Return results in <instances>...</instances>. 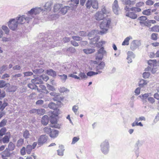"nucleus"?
<instances>
[{"instance_id": "nucleus-38", "label": "nucleus", "mask_w": 159, "mask_h": 159, "mask_svg": "<svg viewBox=\"0 0 159 159\" xmlns=\"http://www.w3.org/2000/svg\"><path fill=\"white\" fill-rule=\"evenodd\" d=\"M25 149L26 153L28 154H30L31 151L33 149L32 145H28L25 148Z\"/></svg>"}, {"instance_id": "nucleus-47", "label": "nucleus", "mask_w": 159, "mask_h": 159, "mask_svg": "<svg viewBox=\"0 0 159 159\" xmlns=\"http://www.w3.org/2000/svg\"><path fill=\"white\" fill-rule=\"evenodd\" d=\"M59 76L61 77V79L62 82H65L67 79V75H66L63 74L62 75H59Z\"/></svg>"}, {"instance_id": "nucleus-3", "label": "nucleus", "mask_w": 159, "mask_h": 159, "mask_svg": "<svg viewBox=\"0 0 159 159\" xmlns=\"http://www.w3.org/2000/svg\"><path fill=\"white\" fill-rule=\"evenodd\" d=\"M100 151L103 154H107L109 152L110 148L109 140L105 139L102 141L100 144Z\"/></svg>"}, {"instance_id": "nucleus-1", "label": "nucleus", "mask_w": 159, "mask_h": 159, "mask_svg": "<svg viewBox=\"0 0 159 159\" xmlns=\"http://www.w3.org/2000/svg\"><path fill=\"white\" fill-rule=\"evenodd\" d=\"M111 23L110 18H105L100 24V27L101 29L100 33L101 34L106 33L109 28Z\"/></svg>"}, {"instance_id": "nucleus-32", "label": "nucleus", "mask_w": 159, "mask_h": 159, "mask_svg": "<svg viewBox=\"0 0 159 159\" xmlns=\"http://www.w3.org/2000/svg\"><path fill=\"white\" fill-rule=\"evenodd\" d=\"M76 51L75 48L72 47L68 48L66 50L67 54L69 52L71 53H74Z\"/></svg>"}, {"instance_id": "nucleus-23", "label": "nucleus", "mask_w": 159, "mask_h": 159, "mask_svg": "<svg viewBox=\"0 0 159 159\" xmlns=\"http://www.w3.org/2000/svg\"><path fill=\"white\" fill-rule=\"evenodd\" d=\"M71 8L70 6H65L64 7L61 8L60 11V13L59 14H62V15H64L67 12L68 10L70 8Z\"/></svg>"}, {"instance_id": "nucleus-5", "label": "nucleus", "mask_w": 159, "mask_h": 159, "mask_svg": "<svg viewBox=\"0 0 159 159\" xmlns=\"http://www.w3.org/2000/svg\"><path fill=\"white\" fill-rule=\"evenodd\" d=\"M15 18L16 19L18 24H24L26 22L29 23L30 21V18L28 17V16H26L25 15H19Z\"/></svg>"}, {"instance_id": "nucleus-21", "label": "nucleus", "mask_w": 159, "mask_h": 159, "mask_svg": "<svg viewBox=\"0 0 159 159\" xmlns=\"http://www.w3.org/2000/svg\"><path fill=\"white\" fill-rule=\"evenodd\" d=\"M58 131L56 129H52L49 135L51 137L54 138L58 136Z\"/></svg>"}, {"instance_id": "nucleus-44", "label": "nucleus", "mask_w": 159, "mask_h": 159, "mask_svg": "<svg viewBox=\"0 0 159 159\" xmlns=\"http://www.w3.org/2000/svg\"><path fill=\"white\" fill-rule=\"evenodd\" d=\"M8 89L9 92H14L17 89V87L16 86L11 85L8 88Z\"/></svg>"}, {"instance_id": "nucleus-2", "label": "nucleus", "mask_w": 159, "mask_h": 159, "mask_svg": "<svg viewBox=\"0 0 159 159\" xmlns=\"http://www.w3.org/2000/svg\"><path fill=\"white\" fill-rule=\"evenodd\" d=\"M41 11H42V12L44 14H45V12H44L45 11V10H43L40 7H35L28 11L27 14L28 17L30 18V20H31L33 18H34L36 15L39 14Z\"/></svg>"}, {"instance_id": "nucleus-49", "label": "nucleus", "mask_w": 159, "mask_h": 159, "mask_svg": "<svg viewBox=\"0 0 159 159\" xmlns=\"http://www.w3.org/2000/svg\"><path fill=\"white\" fill-rule=\"evenodd\" d=\"M79 107L78 105H74L72 108V110L74 112L75 114H76L77 111L79 109Z\"/></svg>"}, {"instance_id": "nucleus-19", "label": "nucleus", "mask_w": 159, "mask_h": 159, "mask_svg": "<svg viewBox=\"0 0 159 159\" xmlns=\"http://www.w3.org/2000/svg\"><path fill=\"white\" fill-rule=\"evenodd\" d=\"M11 137V134L10 132L6 133V135L2 139V142L4 143H7L9 142Z\"/></svg>"}, {"instance_id": "nucleus-8", "label": "nucleus", "mask_w": 159, "mask_h": 159, "mask_svg": "<svg viewBox=\"0 0 159 159\" xmlns=\"http://www.w3.org/2000/svg\"><path fill=\"white\" fill-rule=\"evenodd\" d=\"M106 53V51L104 50V48L102 47H101L98 51L96 55V59L102 60Z\"/></svg>"}, {"instance_id": "nucleus-24", "label": "nucleus", "mask_w": 159, "mask_h": 159, "mask_svg": "<svg viewBox=\"0 0 159 159\" xmlns=\"http://www.w3.org/2000/svg\"><path fill=\"white\" fill-rule=\"evenodd\" d=\"M132 36H130L126 38L122 43L123 46L128 45H129V42L130 39H132Z\"/></svg>"}, {"instance_id": "nucleus-30", "label": "nucleus", "mask_w": 159, "mask_h": 159, "mask_svg": "<svg viewBox=\"0 0 159 159\" xmlns=\"http://www.w3.org/2000/svg\"><path fill=\"white\" fill-rule=\"evenodd\" d=\"M48 107L50 109H53L54 110H56L57 106L54 102H51L48 104Z\"/></svg>"}, {"instance_id": "nucleus-41", "label": "nucleus", "mask_w": 159, "mask_h": 159, "mask_svg": "<svg viewBox=\"0 0 159 159\" xmlns=\"http://www.w3.org/2000/svg\"><path fill=\"white\" fill-rule=\"evenodd\" d=\"M24 142V140L23 139L21 138L20 139L17 141L16 146L18 147H21L23 145Z\"/></svg>"}, {"instance_id": "nucleus-39", "label": "nucleus", "mask_w": 159, "mask_h": 159, "mask_svg": "<svg viewBox=\"0 0 159 159\" xmlns=\"http://www.w3.org/2000/svg\"><path fill=\"white\" fill-rule=\"evenodd\" d=\"M151 31L158 32H159V25H155L150 28Z\"/></svg>"}, {"instance_id": "nucleus-53", "label": "nucleus", "mask_w": 159, "mask_h": 159, "mask_svg": "<svg viewBox=\"0 0 159 159\" xmlns=\"http://www.w3.org/2000/svg\"><path fill=\"white\" fill-rule=\"evenodd\" d=\"M105 42L104 41H102L101 42H99L98 43H96L95 44V46L98 48H100L102 46L103 44H105Z\"/></svg>"}, {"instance_id": "nucleus-52", "label": "nucleus", "mask_w": 159, "mask_h": 159, "mask_svg": "<svg viewBox=\"0 0 159 159\" xmlns=\"http://www.w3.org/2000/svg\"><path fill=\"white\" fill-rule=\"evenodd\" d=\"M139 147L137 145L135 144L134 145V151L135 153L136 156L137 157H138L139 156L138 152L139 150Z\"/></svg>"}, {"instance_id": "nucleus-26", "label": "nucleus", "mask_w": 159, "mask_h": 159, "mask_svg": "<svg viewBox=\"0 0 159 159\" xmlns=\"http://www.w3.org/2000/svg\"><path fill=\"white\" fill-rule=\"evenodd\" d=\"M42 123L44 125H47L48 122V117L45 115L43 117L41 120Z\"/></svg>"}, {"instance_id": "nucleus-31", "label": "nucleus", "mask_w": 159, "mask_h": 159, "mask_svg": "<svg viewBox=\"0 0 159 159\" xmlns=\"http://www.w3.org/2000/svg\"><path fill=\"white\" fill-rule=\"evenodd\" d=\"M99 39V37L98 36L93 38V39H91L90 43L91 44H93L95 46V44L98 41Z\"/></svg>"}, {"instance_id": "nucleus-51", "label": "nucleus", "mask_w": 159, "mask_h": 159, "mask_svg": "<svg viewBox=\"0 0 159 159\" xmlns=\"http://www.w3.org/2000/svg\"><path fill=\"white\" fill-rule=\"evenodd\" d=\"M7 131L6 128L5 127H3L0 130V135L3 136L5 134Z\"/></svg>"}, {"instance_id": "nucleus-12", "label": "nucleus", "mask_w": 159, "mask_h": 159, "mask_svg": "<svg viewBox=\"0 0 159 159\" xmlns=\"http://www.w3.org/2000/svg\"><path fill=\"white\" fill-rule=\"evenodd\" d=\"M94 18L97 20H100L104 19V15L101 13L100 11H98L94 16Z\"/></svg>"}, {"instance_id": "nucleus-33", "label": "nucleus", "mask_w": 159, "mask_h": 159, "mask_svg": "<svg viewBox=\"0 0 159 159\" xmlns=\"http://www.w3.org/2000/svg\"><path fill=\"white\" fill-rule=\"evenodd\" d=\"M84 53L86 54H91L94 52L95 50L94 49L89 48V49H84L83 50Z\"/></svg>"}, {"instance_id": "nucleus-10", "label": "nucleus", "mask_w": 159, "mask_h": 159, "mask_svg": "<svg viewBox=\"0 0 159 159\" xmlns=\"http://www.w3.org/2000/svg\"><path fill=\"white\" fill-rule=\"evenodd\" d=\"M141 45V42L140 40H134L132 42L131 46L130 48L134 50L136 49L139 47Z\"/></svg>"}, {"instance_id": "nucleus-15", "label": "nucleus", "mask_w": 159, "mask_h": 159, "mask_svg": "<svg viewBox=\"0 0 159 159\" xmlns=\"http://www.w3.org/2000/svg\"><path fill=\"white\" fill-rule=\"evenodd\" d=\"M79 0H71L70 1L68 2L69 4L70 7L73 9L76 8L77 5L79 3Z\"/></svg>"}, {"instance_id": "nucleus-34", "label": "nucleus", "mask_w": 159, "mask_h": 159, "mask_svg": "<svg viewBox=\"0 0 159 159\" xmlns=\"http://www.w3.org/2000/svg\"><path fill=\"white\" fill-rule=\"evenodd\" d=\"M47 74L53 77L55 76L56 75V73L55 71L52 69H49L47 70Z\"/></svg>"}, {"instance_id": "nucleus-25", "label": "nucleus", "mask_w": 159, "mask_h": 159, "mask_svg": "<svg viewBox=\"0 0 159 159\" xmlns=\"http://www.w3.org/2000/svg\"><path fill=\"white\" fill-rule=\"evenodd\" d=\"M11 153L8 150H5L2 153V157L3 159H7V157H9Z\"/></svg>"}, {"instance_id": "nucleus-54", "label": "nucleus", "mask_w": 159, "mask_h": 159, "mask_svg": "<svg viewBox=\"0 0 159 159\" xmlns=\"http://www.w3.org/2000/svg\"><path fill=\"white\" fill-rule=\"evenodd\" d=\"M26 152L25 148V147H23L20 150L21 155L23 156L25 155Z\"/></svg>"}, {"instance_id": "nucleus-7", "label": "nucleus", "mask_w": 159, "mask_h": 159, "mask_svg": "<svg viewBox=\"0 0 159 159\" xmlns=\"http://www.w3.org/2000/svg\"><path fill=\"white\" fill-rule=\"evenodd\" d=\"M18 24L15 18L10 19L8 22V25L9 28L13 30H15L17 29Z\"/></svg>"}, {"instance_id": "nucleus-48", "label": "nucleus", "mask_w": 159, "mask_h": 159, "mask_svg": "<svg viewBox=\"0 0 159 159\" xmlns=\"http://www.w3.org/2000/svg\"><path fill=\"white\" fill-rule=\"evenodd\" d=\"M30 135L29 131L27 130H25L23 133V137L25 139H27L29 138Z\"/></svg>"}, {"instance_id": "nucleus-17", "label": "nucleus", "mask_w": 159, "mask_h": 159, "mask_svg": "<svg viewBox=\"0 0 159 159\" xmlns=\"http://www.w3.org/2000/svg\"><path fill=\"white\" fill-rule=\"evenodd\" d=\"M42 78L40 76L34 78V79L31 80V82L35 84H41L43 83V81L41 80Z\"/></svg>"}, {"instance_id": "nucleus-18", "label": "nucleus", "mask_w": 159, "mask_h": 159, "mask_svg": "<svg viewBox=\"0 0 159 159\" xmlns=\"http://www.w3.org/2000/svg\"><path fill=\"white\" fill-rule=\"evenodd\" d=\"M62 7V4L55 3L54 4L53 7V11L55 13H60V9Z\"/></svg>"}, {"instance_id": "nucleus-4", "label": "nucleus", "mask_w": 159, "mask_h": 159, "mask_svg": "<svg viewBox=\"0 0 159 159\" xmlns=\"http://www.w3.org/2000/svg\"><path fill=\"white\" fill-rule=\"evenodd\" d=\"M85 6L88 9H89L91 7L96 10L98 8V3L97 0H88Z\"/></svg>"}, {"instance_id": "nucleus-62", "label": "nucleus", "mask_w": 159, "mask_h": 159, "mask_svg": "<svg viewBox=\"0 0 159 159\" xmlns=\"http://www.w3.org/2000/svg\"><path fill=\"white\" fill-rule=\"evenodd\" d=\"M7 122V120L5 119H3L0 123V127H2L5 125Z\"/></svg>"}, {"instance_id": "nucleus-22", "label": "nucleus", "mask_w": 159, "mask_h": 159, "mask_svg": "<svg viewBox=\"0 0 159 159\" xmlns=\"http://www.w3.org/2000/svg\"><path fill=\"white\" fill-rule=\"evenodd\" d=\"M59 149L57 150V155L62 156L64 155V147L63 145L59 146Z\"/></svg>"}, {"instance_id": "nucleus-16", "label": "nucleus", "mask_w": 159, "mask_h": 159, "mask_svg": "<svg viewBox=\"0 0 159 159\" xmlns=\"http://www.w3.org/2000/svg\"><path fill=\"white\" fill-rule=\"evenodd\" d=\"M105 66V63L103 62H101L96 67V70L97 72H100V74L102 72L101 70H103Z\"/></svg>"}, {"instance_id": "nucleus-35", "label": "nucleus", "mask_w": 159, "mask_h": 159, "mask_svg": "<svg viewBox=\"0 0 159 159\" xmlns=\"http://www.w3.org/2000/svg\"><path fill=\"white\" fill-rule=\"evenodd\" d=\"M79 77H80V80H86L88 78L87 75L85 73L82 72H80L79 75Z\"/></svg>"}, {"instance_id": "nucleus-13", "label": "nucleus", "mask_w": 159, "mask_h": 159, "mask_svg": "<svg viewBox=\"0 0 159 159\" xmlns=\"http://www.w3.org/2000/svg\"><path fill=\"white\" fill-rule=\"evenodd\" d=\"M129 6H126L125 8V11H130L135 12H139L141 11V9L138 7H133L130 8Z\"/></svg>"}, {"instance_id": "nucleus-45", "label": "nucleus", "mask_w": 159, "mask_h": 159, "mask_svg": "<svg viewBox=\"0 0 159 159\" xmlns=\"http://www.w3.org/2000/svg\"><path fill=\"white\" fill-rule=\"evenodd\" d=\"M158 35L157 34L153 33L151 36V39L153 40H156L158 39Z\"/></svg>"}, {"instance_id": "nucleus-6", "label": "nucleus", "mask_w": 159, "mask_h": 159, "mask_svg": "<svg viewBox=\"0 0 159 159\" xmlns=\"http://www.w3.org/2000/svg\"><path fill=\"white\" fill-rule=\"evenodd\" d=\"M42 45V46L43 47V49L45 50L44 47L45 48V47H47L46 49H48V48H54L56 44L55 43H54L53 41L49 40L48 39L45 40L44 39L43 41L42 40V42L41 43Z\"/></svg>"}, {"instance_id": "nucleus-59", "label": "nucleus", "mask_w": 159, "mask_h": 159, "mask_svg": "<svg viewBox=\"0 0 159 159\" xmlns=\"http://www.w3.org/2000/svg\"><path fill=\"white\" fill-rule=\"evenodd\" d=\"M150 75V73L149 72H145L143 74V78L146 79L149 77Z\"/></svg>"}, {"instance_id": "nucleus-9", "label": "nucleus", "mask_w": 159, "mask_h": 159, "mask_svg": "<svg viewBox=\"0 0 159 159\" xmlns=\"http://www.w3.org/2000/svg\"><path fill=\"white\" fill-rule=\"evenodd\" d=\"M48 137L46 135H42L39 138L38 140V144L39 146L42 145L46 142Z\"/></svg>"}, {"instance_id": "nucleus-42", "label": "nucleus", "mask_w": 159, "mask_h": 159, "mask_svg": "<svg viewBox=\"0 0 159 159\" xmlns=\"http://www.w3.org/2000/svg\"><path fill=\"white\" fill-rule=\"evenodd\" d=\"M15 148V145L14 143L12 142L9 143L8 145V148L9 151L13 150Z\"/></svg>"}, {"instance_id": "nucleus-56", "label": "nucleus", "mask_w": 159, "mask_h": 159, "mask_svg": "<svg viewBox=\"0 0 159 159\" xmlns=\"http://www.w3.org/2000/svg\"><path fill=\"white\" fill-rule=\"evenodd\" d=\"M127 55L128 57H131L134 58L135 57V55L132 52L128 51L127 52Z\"/></svg>"}, {"instance_id": "nucleus-20", "label": "nucleus", "mask_w": 159, "mask_h": 159, "mask_svg": "<svg viewBox=\"0 0 159 159\" xmlns=\"http://www.w3.org/2000/svg\"><path fill=\"white\" fill-rule=\"evenodd\" d=\"M52 3L51 2H47L45 3L43 7L44 9L46 10V12H49L50 11L51 9V6Z\"/></svg>"}, {"instance_id": "nucleus-61", "label": "nucleus", "mask_w": 159, "mask_h": 159, "mask_svg": "<svg viewBox=\"0 0 159 159\" xmlns=\"http://www.w3.org/2000/svg\"><path fill=\"white\" fill-rule=\"evenodd\" d=\"M72 38L74 40L77 41H80L82 40V38L78 36H72Z\"/></svg>"}, {"instance_id": "nucleus-58", "label": "nucleus", "mask_w": 159, "mask_h": 159, "mask_svg": "<svg viewBox=\"0 0 159 159\" xmlns=\"http://www.w3.org/2000/svg\"><path fill=\"white\" fill-rule=\"evenodd\" d=\"M143 14L144 15L148 16L150 15L151 14V9H148L147 10H144L143 12Z\"/></svg>"}, {"instance_id": "nucleus-28", "label": "nucleus", "mask_w": 159, "mask_h": 159, "mask_svg": "<svg viewBox=\"0 0 159 159\" xmlns=\"http://www.w3.org/2000/svg\"><path fill=\"white\" fill-rule=\"evenodd\" d=\"M8 103L4 101L0 100V109L1 111H3L5 107L7 105Z\"/></svg>"}, {"instance_id": "nucleus-50", "label": "nucleus", "mask_w": 159, "mask_h": 159, "mask_svg": "<svg viewBox=\"0 0 159 159\" xmlns=\"http://www.w3.org/2000/svg\"><path fill=\"white\" fill-rule=\"evenodd\" d=\"M33 72L35 74H38L43 72L44 70L43 69H35L33 70Z\"/></svg>"}, {"instance_id": "nucleus-36", "label": "nucleus", "mask_w": 159, "mask_h": 159, "mask_svg": "<svg viewBox=\"0 0 159 159\" xmlns=\"http://www.w3.org/2000/svg\"><path fill=\"white\" fill-rule=\"evenodd\" d=\"M147 83V81L143 79L141 80L139 82V85L140 87H143L146 85Z\"/></svg>"}, {"instance_id": "nucleus-14", "label": "nucleus", "mask_w": 159, "mask_h": 159, "mask_svg": "<svg viewBox=\"0 0 159 159\" xmlns=\"http://www.w3.org/2000/svg\"><path fill=\"white\" fill-rule=\"evenodd\" d=\"M126 16L132 19H135L137 18V15L134 11H126Z\"/></svg>"}, {"instance_id": "nucleus-11", "label": "nucleus", "mask_w": 159, "mask_h": 159, "mask_svg": "<svg viewBox=\"0 0 159 159\" xmlns=\"http://www.w3.org/2000/svg\"><path fill=\"white\" fill-rule=\"evenodd\" d=\"M112 8L114 13L116 14H118L120 11V8L118 4V1L116 0H115L114 1L112 4Z\"/></svg>"}, {"instance_id": "nucleus-60", "label": "nucleus", "mask_w": 159, "mask_h": 159, "mask_svg": "<svg viewBox=\"0 0 159 159\" xmlns=\"http://www.w3.org/2000/svg\"><path fill=\"white\" fill-rule=\"evenodd\" d=\"M11 41V39L10 38H7L2 37V41L3 42H8Z\"/></svg>"}, {"instance_id": "nucleus-37", "label": "nucleus", "mask_w": 159, "mask_h": 159, "mask_svg": "<svg viewBox=\"0 0 159 159\" xmlns=\"http://www.w3.org/2000/svg\"><path fill=\"white\" fill-rule=\"evenodd\" d=\"M100 72H97L90 71L87 73V77H91L94 75H97L98 74H100Z\"/></svg>"}, {"instance_id": "nucleus-43", "label": "nucleus", "mask_w": 159, "mask_h": 159, "mask_svg": "<svg viewBox=\"0 0 159 159\" xmlns=\"http://www.w3.org/2000/svg\"><path fill=\"white\" fill-rule=\"evenodd\" d=\"M2 29L4 31L6 34H9V30L7 26L3 25L2 27Z\"/></svg>"}, {"instance_id": "nucleus-40", "label": "nucleus", "mask_w": 159, "mask_h": 159, "mask_svg": "<svg viewBox=\"0 0 159 159\" xmlns=\"http://www.w3.org/2000/svg\"><path fill=\"white\" fill-rule=\"evenodd\" d=\"M100 11L101 12V13H103V15L107 13H109L110 12V11L107 9L105 6H102V7L101 10Z\"/></svg>"}, {"instance_id": "nucleus-27", "label": "nucleus", "mask_w": 159, "mask_h": 159, "mask_svg": "<svg viewBox=\"0 0 159 159\" xmlns=\"http://www.w3.org/2000/svg\"><path fill=\"white\" fill-rule=\"evenodd\" d=\"M148 64L151 67H154L157 66V61L156 60H149L148 61Z\"/></svg>"}, {"instance_id": "nucleus-57", "label": "nucleus", "mask_w": 159, "mask_h": 159, "mask_svg": "<svg viewBox=\"0 0 159 159\" xmlns=\"http://www.w3.org/2000/svg\"><path fill=\"white\" fill-rule=\"evenodd\" d=\"M47 86L48 89L49 90H50L52 91L56 90L54 87L53 86L51 85L48 84Z\"/></svg>"}, {"instance_id": "nucleus-64", "label": "nucleus", "mask_w": 159, "mask_h": 159, "mask_svg": "<svg viewBox=\"0 0 159 159\" xmlns=\"http://www.w3.org/2000/svg\"><path fill=\"white\" fill-rule=\"evenodd\" d=\"M144 3L143 2H140L137 3L136 4V6L139 8L140 7L144 6Z\"/></svg>"}, {"instance_id": "nucleus-55", "label": "nucleus", "mask_w": 159, "mask_h": 159, "mask_svg": "<svg viewBox=\"0 0 159 159\" xmlns=\"http://www.w3.org/2000/svg\"><path fill=\"white\" fill-rule=\"evenodd\" d=\"M52 129L49 127H45L44 129V132L47 134H50Z\"/></svg>"}, {"instance_id": "nucleus-46", "label": "nucleus", "mask_w": 159, "mask_h": 159, "mask_svg": "<svg viewBox=\"0 0 159 159\" xmlns=\"http://www.w3.org/2000/svg\"><path fill=\"white\" fill-rule=\"evenodd\" d=\"M45 112V110L44 109H37V114L39 115H43Z\"/></svg>"}, {"instance_id": "nucleus-63", "label": "nucleus", "mask_w": 159, "mask_h": 159, "mask_svg": "<svg viewBox=\"0 0 159 159\" xmlns=\"http://www.w3.org/2000/svg\"><path fill=\"white\" fill-rule=\"evenodd\" d=\"M42 78L41 80H43L45 81H47L49 79L48 76L45 75H42L40 76Z\"/></svg>"}, {"instance_id": "nucleus-29", "label": "nucleus", "mask_w": 159, "mask_h": 159, "mask_svg": "<svg viewBox=\"0 0 159 159\" xmlns=\"http://www.w3.org/2000/svg\"><path fill=\"white\" fill-rule=\"evenodd\" d=\"M28 87L31 89H37L39 92H41L40 89H39L37 87L35 84H29L28 85Z\"/></svg>"}]
</instances>
